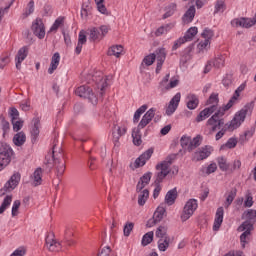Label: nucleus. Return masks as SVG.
Here are the masks:
<instances>
[{
    "label": "nucleus",
    "instance_id": "obj_1",
    "mask_svg": "<svg viewBox=\"0 0 256 256\" xmlns=\"http://www.w3.org/2000/svg\"><path fill=\"white\" fill-rule=\"evenodd\" d=\"M91 77L94 84L95 92L89 86H80L75 90V93L78 97H83L84 99H89L93 105L97 104L98 97H103V93H105V88L107 87V77L103 75V72L98 71L93 75H89Z\"/></svg>",
    "mask_w": 256,
    "mask_h": 256
},
{
    "label": "nucleus",
    "instance_id": "obj_2",
    "mask_svg": "<svg viewBox=\"0 0 256 256\" xmlns=\"http://www.w3.org/2000/svg\"><path fill=\"white\" fill-rule=\"evenodd\" d=\"M251 113L253 111V103L246 104L240 111L236 112L233 119L225 124V126L216 134L215 139L219 141L227 133V131H235V129H239L243 123H245V119H247V113Z\"/></svg>",
    "mask_w": 256,
    "mask_h": 256
},
{
    "label": "nucleus",
    "instance_id": "obj_3",
    "mask_svg": "<svg viewBox=\"0 0 256 256\" xmlns=\"http://www.w3.org/2000/svg\"><path fill=\"white\" fill-rule=\"evenodd\" d=\"M173 165V160L171 158H168L167 160H164L160 163H158L155 167L156 169V179H155V189L153 192V198L157 199L159 197V194L161 193V183H163V180L171 170H169V167Z\"/></svg>",
    "mask_w": 256,
    "mask_h": 256
},
{
    "label": "nucleus",
    "instance_id": "obj_4",
    "mask_svg": "<svg viewBox=\"0 0 256 256\" xmlns=\"http://www.w3.org/2000/svg\"><path fill=\"white\" fill-rule=\"evenodd\" d=\"M226 111H229V109H227V106L224 105L219 108L217 112H215V114L211 116V118L208 119V121L206 122V129H208L209 135H212V133H215V131H217L219 127L224 125L223 119H221V117L225 115Z\"/></svg>",
    "mask_w": 256,
    "mask_h": 256
},
{
    "label": "nucleus",
    "instance_id": "obj_5",
    "mask_svg": "<svg viewBox=\"0 0 256 256\" xmlns=\"http://www.w3.org/2000/svg\"><path fill=\"white\" fill-rule=\"evenodd\" d=\"M203 143V136L197 135L193 139L189 136H182L180 139L181 147L185 149V151H188V153H191L192 151H195L197 147H200V145Z\"/></svg>",
    "mask_w": 256,
    "mask_h": 256
},
{
    "label": "nucleus",
    "instance_id": "obj_6",
    "mask_svg": "<svg viewBox=\"0 0 256 256\" xmlns=\"http://www.w3.org/2000/svg\"><path fill=\"white\" fill-rule=\"evenodd\" d=\"M11 157H13V149L7 144L2 145L0 147V171L11 163Z\"/></svg>",
    "mask_w": 256,
    "mask_h": 256
},
{
    "label": "nucleus",
    "instance_id": "obj_7",
    "mask_svg": "<svg viewBox=\"0 0 256 256\" xmlns=\"http://www.w3.org/2000/svg\"><path fill=\"white\" fill-rule=\"evenodd\" d=\"M19 181H21V174L14 173L9 181L5 183L4 187L0 189V197L7 195V193H11V191L19 185Z\"/></svg>",
    "mask_w": 256,
    "mask_h": 256
},
{
    "label": "nucleus",
    "instance_id": "obj_8",
    "mask_svg": "<svg viewBox=\"0 0 256 256\" xmlns=\"http://www.w3.org/2000/svg\"><path fill=\"white\" fill-rule=\"evenodd\" d=\"M238 231L242 233L240 236V242L243 249H245V245L249 243L251 231H253V225L249 222H244L241 226L238 227Z\"/></svg>",
    "mask_w": 256,
    "mask_h": 256
},
{
    "label": "nucleus",
    "instance_id": "obj_9",
    "mask_svg": "<svg viewBox=\"0 0 256 256\" xmlns=\"http://www.w3.org/2000/svg\"><path fill=\"white\" fill-rule=\"evenodd\" d=\"M197 200L196 199H190L186 202L182 215H181V220L182 221H187L188 219H191L193 213L197 211Z\"/></svg>",
    "mask_w": 256,
    "mask_h": 256
},
{
    "label": "nucleus",
    "instance_id": "obj_10",
    "mask_svg": "<svg viewBox=\"0 0 256 256\" xmlns=\"http://www.w3.org/2000/svg\"><path fill=\"white\" fill-rule=\"evenodd\" d=\"M211 155V146L198 148L192 155V161H204Z\"/></svg>",
    "mask_w": 256,
    "mask_h": 256
},
{
    "label": "nucleus",
    "instance_id": "obj_11",
    "mask_svg": "<svg viewBox=\"0 0 256 256\" xmlns=\"http://www.w3.org/2000/svg\"><path fill=\"white\" fill-rule=\"evenodd\" d=\"M32 31L38 39L45 37V24L41 18H37L32 24Z\"/></svg>",
    "mask_w": 256,
    "mask_h": 256
},
{
    "label": "nucleus",
    "instance_id": "obj_12",
    "mask_svg": "<svg viewBox=\"0 0 256 256\" xmlns=\"http://www.w3.org/2000/svg\"><path fill=\"white\" fill-rule=\"evenodd\" d=\"M46 247L49 251L59 252L63 248V244H61L60 242H57V240H55V235L49 234L46 237Z\"/></svg>",
    "mask_w": 256,
    "mask_h": 256
},
{
    "label": "nucleus",
    "instance_id": "obj_13",
    "mask_svg": "<svg viewBox=\"0 0 256 256\" xmlns=\"http://www.w3.org/2000/svg\"><path fill=\"white\" fill-rule=\"evenodd\" d=\"M153 55H155L157 61L156 73H159L163 67V63H165V59H167V51L165 48H158Z\"/></svg>",
    "mask_w": 256,
    "mask_h": 256
},
{
    "label": "nucleus",
    "instance_id": "obj_14",
    "mask_svg": "<svg viewBox=\"0 0 256 256\" xmlns=\"http://www.w3.org/2000/svg\"><path fill=\"white\" fill-rule=\"evenodd\" d=\"M157 111V109L155 108H151L149 109L144 116L142 117L140 123L138 124V129H145V127H147L151 121H153L154 117H155V112Z\"/></svg>",
    "mask_w": 256,
    "mask_h": 256
},
{
    "label": "nucleus",
    "instance_id": "obj_15",
    "mask_svg": "<svg viewBox=\"0 0 256 256\" xmlns=\"http://www.w3.org/2000/svg\"><path fill=\"white\" fill-rule=\"evenodd\" d=\"M246 87H247V83L244 82L235 90L233 96L230 98L228 103L225 105L226 109H231V107H233V105H235V103H237V101H239V97H241V93H243V91H245Z\"/></svg>",
    "mask_w": 256,
    "mask_h": 256
},
{
    "label": "nucleus",
    "instance_id": "obj_16",
    "mask_svg": "<svg viewBox=\"0 0 256 256\" xmlns=\"http://www.w3.org/2000/svg\"><path fill=\"white\" fill-rule=\"evenodd\" d=\"M256 21H253L250 18H235L231 21L232 27H244L245 29H249V27H253Z\"/></svg>",
    "mask_w": 256,
    "mask_h": 256
},
{
    "label": "nucleus",
    "instance_id": "obj_17",
    "mask_svg": "<svg viewBox=\"0 0 256 256\" xmlns=\"http://www.w3.org/2000/svg\"><path fill=\"white\" fill-rule=\"evenodd\" d=\"M180 101H181V93L178 92L170 100L168 107L166 108V115H173L175 113V111H177Z\"/></svg>",
    "mask_w": 256,
    "mask_h": 256
},
{
    "label": "nucleus",
    "instance_id": "obj_18",
    "mask_svg": "<svg viewBox=\"0 0 256 256\" xmlns=\"http://www.w3.org/2000/svg\"><path fill=\"white\" fill-rule=\"evenodd\" d=\"M29 55V47L23 46L20 48L15 56L16 69L21 70V62L27 59Z\"/></svg>",
    "mask_w": 256,
    "mask_h": 256
},
{
    "label": "nucleus",
    "instance_id": "obj_19",
    "mask_svg": "<svg viewBox=\"0 0 256 256\" xmlns=\"http://www.w3.org/2000/svg\"><path fill=\"white\" fill-rule=\"evenodd\" d=\"M153 155V148H149L146 150L142 155L139 156V158L135 161V167H143L151 159Z\"/></svg>",
    "mask_w": 256,
    "mask_h": 256
},
{
    "label": "nucleus",
    "instance_id": "obj_20",
    "mask_svg": "<svg viewBox=\"0 0 256 256\" xmlns=\"http://www.w3.org/2000/svg\"><path fill=\"white\" fill-rule=\"evenodd\" d=\"M165 215V208L158 207L157 210L154 212L153 219H150L147 223V227H153L156 223H159Z\"/></svg>",
    "mask_w": 256,
    "mask_h": 256
},
{
    "label": "nucleus",
    "instance_id": "obj_21",
    "mask_svg": "<svg viewBox=\"0 0 256 256\" xmlns=\"http://www.w3.org/2000/svg\"><path fill=\"white\" fill-rule=\"evenodd\" d=\"M30 181L34 187H39L43 183V169L37 168L30 176Z\"/></svg>",
    "mask_w": 256,
    "mask_h": 256
},
{
    "label": "nucleus",
    "instance_id": "obj_22",
    "mask_svg": "<svg viewBox=\"0 0 256 256\" xmlns=\"http://www.w3.org/2000/svg\"><path fill=\"white\" fill-rule=\"evenodd\" d=\"M151 177H153V173L148 172L144 174L141 178L140 181L138 182L136 186V191H143L147 185H149V182L151 181Z\"/></svg>",
    "mask_w": 256,
    "mask_h": 256
},
{
    "label": "nucleus",
    "instance_id": "obj_23",
    "mask_svg": "<svg viewBox=\"0 0 256 256\" xmlns=\"http://www.w3.org/2000/svg\"><path fill=\"white\" fill-rule=\"evenodd\" d=\"M223 215H225V210H223V207H219L216 211V216L214 220V225H213L214 231H219V228L223 223Z\"/></svg>",
    "mask_w": 256,
    "mask_h": 256
},
{
    "label": "nucleus",
    "instance_id": "obj_24",
    "mask_svg": "<svg viewBox=\"0 0 256 256\" xmlns=\"http://www.w3.org/2000/svg\"><path fill=\"white\" fill-rule=\"evenodd\" d=\"M215 113V106H210L202 110L199 115L196 117L197 123H201V121H205V119L211 117Z\"/></svg>",
    "mask_w": 256,
    "mask_h": 256
},
{
    "label": "nucleus",
    "instance_id": "obj_25",
    "mask_svg": "<svg viewBox=\"0 0 256 256\" xmlns=\"http://www.w3.org/2000/svg\"><path fill=\"white\" fill-rule=\"evenodd\" d=\"M61 61V56L59 52L54 53L51 59L50 67L48 68L49 75H53L55 71H57V67H59V63Z\"/></svg>",
    "mask_w": 256,
    "mask_h": 256
},
{
    "label": "nucleus",
    "instance_id": "obj_26",
    "mask_svg": "<svg viewBox=\"0 0 256 256\" xmlns=\"http://www.w3.org/2000/svg\"><path fill=\"white\" fill-rule=\"evenodd\" d=\"M195 13V6H190L182 17V23H184V25H189V23L195 19Z\"/></svg>",
    "mask_w": 256,
    "mask_h": 256
},
{
    "label": "nucleus",
    "instance_id": "obj_27",
    "mask_svg": "<svg viewBox=\"0 0 256 256\" xmlns=\"http://www.w3.org/2000/svg\"><path fill=\"white\" fill-rule=\"evenodd\" d=\"M235 197H237V188H232L226 193V201L224 202L225 209H229V207H231V203L235 201Z\"/></svg>",
    "mask_w": 256,
    "mask_h": 256
},
{
    "label": "nucleus",
    "instance_id": "obj_28",
    "mask_svg": "<svg viewBox=\"0 0 256 256\" xmlns=\"http://www.w3.org/2000/svg\"><path fill=\"white\" fill-rule=\"evenodd\" d=\"M56 147L57 146L54 145L53 148H52V158L54 159V165H55L58 173L60 175H63V173H65V163H60L59 159L55 158V157H57V154H55L56 153V151H55Z\"/></svg>",
    "mask_w": 256,
    "mask_h": 256
},
{
    "label": "nucleus",
    "instance_id": "obj_29",
    "mask_svg": "<svg viewBox=\"0 0 256 256\" xmlns=\"http://www.w3.org/2000/svg\"><path fill=\"white\" fill-rule=\"evenodd\" d=\"M33 127L31 129V137H32V143H35L37 141V137H39V127L41 125V121L39 118L33 119Z\"/></svg>",
    "mask_w": 256,
    "mask_h": 256
},
{
    "label": "nucleus",
    "instance_id": "obj_30",
    "mask_svg": "<svg viewBox=\"0 0 256 256\" xmlns=\"http://www.w3.org/2000/svg\"><path fill=\"white\" fill-rule=\"evenodd\" d=\"M187 107L191 110L197 109L199 105V98L195 94H188L186 97Z\"/></svg>",
    "mask_w": 256,
    "mask_h": 256
},
{
    "label": "nucleus",
    "instance_id": "obj_31",
    "mask_svg": "<svg viewBox=\"0 0 256 256\" xmlns=\"http://www.w3.org/2000/svg\"><path fill=\"white\" fill-rule=\"evenodd\" d=\"M243 217H245L246 221L244 223H251L252 227L256 223V210L249 209L244 212Z\"/></svg>",
    "mask_w": 256,
    "mask_h": 256
},
{
    "label": "nucleus",
    "instance_id": "obj_32",
    "mask_svg": "<svg viewBox=\"0 0 256 256\" xmlns=\"http://www.w3.org/2000/svg\"><path fill=\"white\" fill-rule=\"evenodd\" d=\"M127 133V124H122L121 126L117 127V132H113V139L117 143L123 135Z\"/></svg>",
    "mask_w": 256,
    "mask_h": 256
},
{
    "label": "nucleus",
    "instance_id": "obj_33",
    "mask_svg": "<svg viewBox=\"0 0 256 256\" xmlns=\"http://www.w3.org/2000/svg\"><path fill=\"white\" fill-rule=\"evenodd\" d=\"M132 139L133 144L136 145V147H139L141 143H143V140L141 139V128H134L132 130Z\"/></svg>",
    "mask_w": 256,
    "mask_h": 256
},
{
    "label": "nucleus",
    "instance_id": "obj_34",
    "mask_svg": "<svg viewBox=\"0 0 256 256\" xmlns=\"http://www.w3.org/2000/svg\"><path fill=\"white\" fill-rule=\"evenodd\" d=\"M197 33H199L197 27H191L187 30L184 37H182V38L187 43L189 41H193V39L195 38V35H197Z\"/></svg>",
    "mask_w": 256,
    "mask_h": 256
},
{
    "label": "nucleus",
    "instance_id": "obj_35",
    "mask_svg": "<svg viewBox=\"0 0 256 256\" xmlns=\"http://www.w3.org/2000/svg\"><path fill=\"white\" fill-rule=\"evenodd\" d=\"M89 39L90 41H101L103 39V35H101L99 28L90 29Z\"/></svg>",
    "mask_w": 256,
    "mask_h": 256
},
{
    "label": "nucleus",
    "instance_id": "obj_36",
    "mask_svg": "<svg viewBox=\"0 0 256 256\" xmlns=\"http://www.w3.org/2000/svg\"><path fill=\"white\" fill-rule=\"evenodd\" d=\"M169 245H171V238L165 237L158 240V249L159 251H167L169 249Z\"/></svg>",
    "mask_w": 256,
    "mask_h": 256
},
{
    "label": "nucleus",
    "instance_id": "obj_37",
    "mask_svg": "<svg viewBox=\"0 0 256 256\" xmlns=\"http://www.w3.org/2000/svg\"><path fill=\"white\" fill-rule=\"evenodd\" d=\"M25 141H27V136H25L24 132L17 133L13 138V142L15 145H17V147H21V145H24Z\"/></svg>",
    "mask_w": 256,
    "mask_h": 256
},
{
    "label": "nucleus",
    "instance_id": "obj_38",
    "mask_svg": "<svg viewBox=\"0 0 256 256\" xmlns=\"http://www.w3.org/2000/svg\"><path fill=\"white\" fill-rule=\"evenodd\" d=\"M175 199H177V189H172L167 192L165 201L168 205H173L175 203Z\"/></svg>",
    "mask_w": 256,
    "mask_h": 256
},
{
    "label": "nucleus",
    "instance_id": "obj_39",
    "mask_svg": "<svg viewBox=\"0 0 256 256\" xmlns=\"http://www.w3.org/2000/svg\"><path fill=\"white\" fill-rule=\"evenodd\" d=\"M173 27H175V24L170 23L158 28L155 32L156 37H161V35H165V33H167L168 31H171Z\"/></svg>",
    "mask_w": 256,
    "mask_h": 256
},
{
    "label": "nucleus",
    "instance_id": "obj_40",
    "mask_svg": "<svg viewBox=\"0 0 256 256\" xmlns=\"http://www.w3.org/2000/svg\"><path fill=\"white\" fill-rule=\"evenodd\" d=\"M207 105L214 107V111H217V105H219V94L212 93L207 100Z\"/></svg>",
    "mask_w": 256,
    "mask_h": 256
},
{
    "label": "nucleus",
    "instance_id": "obj_41",
    "mask_svg": "<svg viewBox=\"0 0 256 256\" xmlns=\"http://www.w3.org/2000/svg\"><path fill=\"white\" fill-rule=\"evenodd\" d=\"M121 53H123V46L121 45L112 46L108 50V55L114 57H121Z\"/></svg>",
    "mask_w": 256,
    "mask_h": 256
},
{
    "label": "nucleus",
    "instance_id": "obj_42",
    "mask_svg": "<svg viewBox=\"0 0 256 256\" xmlns=\"http://www.w3.org/2000/svg\"><path fill=\"white\" fill-rule=\"evenodd\" d=\"M12 201H13V196H11V195H7L4 198V200L0 206V215H2V213H5L6 209L9 207V205H11Z\"/></svg>",
    "mask_w": 256,
    "mask_h": 256
},
{
    "label": "nucleus",
    "instance_id": "obj_43",
    "mask_svg": "<svg viewBox=\"0 0 256 256\" xmlns=\"http://www.w3.org/2000/svg\"><path fill=\"white\" fill-rule=\"evenodd\" d=\"M147 199H149V190L144 189L138 196V205H145V203H147Z\"/></svg>",
    "mask_w": 256,
    "mask_h": 256
},
{
    "label": "nucleus",
    "instance_id": "obj_44",
    "mask_svg": "<svg viewBox=\"0 0 256 256\" xmlns=\"http://www.w3.org/2000/svg\"><path fill=\"white\" fill-rule=\"evenodd\" d=\"M218 161V167L221 169V171H230L231 168H229V164L227 163V158L219 157L217 159Z\"/></svg>",
    "mask_w": 256,
    "mask_h": 256
},
{
    "label": "nucleus",
    "instance_id": "obj_45",
    "mask_svg": "<svg viewBox=\"0 0 256 256\" xmlns=\"http://www.w3.org/2000/svg\"><path fill=\"white\" fill-rule=\"evenodd\" d=\"M153 237H154L153 231H150V232L146 233L143 236L142 242H141L143 247H147V245L153 243Z\"/></svg>",
    "mask_w": 256,
    "mask_h": 256
},
{
    "label": "nucleus",
    "instance_id": "obj_46",
    "mask_svg": "<svg viewBox=\"0 0 256 256\" xmlns=\"http://www.w3.org/2000/svg\"><path fill=\"white\" fill-rule=\"evenodd\" d=\"M177 11V4L171 3L166 7V13L163 16V19H167L168 17H171Z\"/></svg>",
    "mask_w": 256,
    "mask_h": 256
},
{
    "label": "nucleus",
    "instance_id": "obj_47",
    "mask_svg": "<svg viewBox=\"0 0 256 256\" xmlns=\"http://www.w3.org/2000/svg\"><path fill=\"white\" fill-rule=\"evenodd\" d=\"M147 111V105H142L138 108L134 114V123H139V119H141V115Z\"/></svg>",
    "mask_w": 256,
    "mask_h": 256
},
{
    "label": "nucleus",
    "instance_id": "obj_48",
    "mask_svg": "<svg viewBox=\"0 0 256 256\" xmlns=\"http://www.w3.org/2000/svg\"><path fill=\"white\" fill-rule=\"evenodd\" d=\"M156 237L158 239H165V237H169L167 235V227L165 226H159L156 230Z\"/></svg>",
    "mask_w": 256,
    "mask_h": 256
},
{
    "label": "nucleus",
    "instance_id": "obj_49",
    "mask_svg": "<svg viewBox=\"0 0 256 256\" xmlns=\"http://www.w3.org/2000/svg\"><path fill=\"white\" fill-rule=\"evenodd\" d=\"M214 67H217V69H221V67H225V56L220 55L215 58L213 62Z\"/></svg>",
    "mask_w": 256,
    "mask_h": 256
},
{
    "label": "nucleus",
    "instance_id": "obj_50",
    "mask_svg": "<svg viewBox=\"0 0 256 256\" xmlns=\"http://www.w3.org/2000/svg\"><path fill=\"white\" fill-rule=\"evenodd\" d=\"M65 19L63 17H59L55 20L54 24L52 25V27L50 28V31L52 33H56L57 29L60 28L61 25H63Z\"/></svg>",
    "mask_w": 256,
    "mask_h": 256
},
{
    "label": "nucleus",
    "instance_id": "obj_51",
    "mask_svg": "<svg viewBox=\"0 0 256 256\" xmlns=\"http://www.w3.org/2000/svg\"><path fill=\"white\" fill-rule=\"evenodd\" d=\"M225 11V2L223 0H218L215 5L214 13H223Z\"/></svg>",
    "mask_w": 256,
    "mask_h": 256
},
{
    "label": "nucleus",
    "instance_id": "obj_52",
    "mask_svg": "<svg viewBox=\"0 0 256 256\" xmlns=\"http://www.w3.org/2000/svg\"><path fill=\"white\" fill-rule=\"evenodd\" d=\"M19 207H21V201L15 200L12 206V217L19 215Z\"/></svg>",
    "mask_w": 256,
    "mask_h": 256
},
{
    "label": "nucleus",
    "instance_id": "obj_53",
    "mask_svg": "<svg viewBox=\"0 0 256 256\" xmlns=\"http://www.w3.org/2000/svg\"><path fill=\"white\" fill-rule=\"evenodd\" d=\"M201 37H203L204 40L211 41L213 38V32L209 28H205L201 34Z\"/></svg>",
    "mask_w": 256,
    "mask_h": 256
},
{
    "label": "nucleus",
    "instance_id": "obj_54",
    "mask_svg": "<svg viewBox=\"0 0 256 256\" xmlns=\"http://www.w3.org/2000/svg\"><path fill=\"white\" fill-rule=\"evenodd\" d=\"M143 63H145V65H147V67H150V65H153V63H155V54H150L148 56H146L143 59Z\"/></svg>",
    "mask_w": 256,
    "mask_h": 256
},
{
    "label": "nucleus",
    "instance_id": "obj_55",
    "mask_svg": "<svg viewBox=\"0 0 256 256\" xmlns=\"http://www.w3.org/2000/svg\"><path fill=\"white\" fill-rule=\"evenodd\" d=\"M134 227H135V224L133 222L127 223L124 226V235H125V237H129V235H131V231H133Z\"/></svg>",
    "mask_w": 256,
    "mask_h": 256
},
{
    "label": "nucleus",
    "instance_id": "obj_56",
    "mask_svg": "<svg viewBox=\"0 0 256 256\" xmlns=\"http://www.w3.org/2000/svg\"><path fill=\"white\" fill-rule=\"evenodd\" d=\"M33 11H35V1L31 0L26 8V12L25 15L26 17H29V15H31V13H33Z\"/></svg>",
    "mask_w": 256,
    "mask_h": 256
},
{
    "label": "nucleus",
    "instance_id": "obj_57",
    "mask_svg": "<svg viewBox=\"0 0 256 256\" xmlns=\"http://www.w3.org/2000/svg\"><path fill=\"white\" fill-rule=\"evenodd\" d=\"M12 125H13V129L14 131H21V129L23 128V121L17 119V120H12Z\"/></svg>",
    "mask_w": 256,
    "mask_h": 256
},
{
    "label": "nucleus",
    "instance_id": "obj_58",
    "mask_svg": "<svg viewBox=\"0 0 256 256\" xmlns=\"http://www.w3.org/2000/svg\"><path fill=\"white\" fill-rule=\"evenodd\" d=\"M210 44H211V42L208 39H206L204 41H201L198 44L197 48H198L199 51H205V49H207Z\"/></svg>",
    "mask_w": 256,
    "mask_h": 256
},
{
    "label": "nucleus",
    "instance_id": "obj_59",
    "mask_svg": "<svg viewBox=\"0 0 256 256\" xmlns=\"http://www.w3.org/2000/svg\"><path fill=\"white\" fill-rule=\"evenodd\" d=\"M225 147H227V149H235V147H237V139L235 138H230L226 144Z\"/></svg>",
    "mask_w": 256,
    "mask_h": 256
},
{
    "label": "nucleus",
    "instance_id": "obj_60",
    "mask_svg": "<svg viewBox=\"0 0 256 256\" xmlns=\"http://www.w3.org/2000/svg\"><path fill=\"white\" fill-rule=\"evenodd\" d=\"M9 115L12 121H17V119H19V110H17V108H11Z\"/></svg>",
    "mask_w": 256,
    "mask_h": 256
},
{
    "label": "nucleus",
    "instance_id": "obj_61",
    "mask_svg": "<svg viewBox=\"0 0 256 256\" xmlns=\"http://www.w3.org/2000/svg\"><path fill=\"white\" fill-rule=\"evenodd\" d=\"M11 59L9 56H4L0 59V69H4L6 65H9Z\"/></svg>",
    "mask_w": 256,
    "mask_h": 256
},
{
    "label": "nucleus",
    "instance_id": "obj_62",
    "mask_svg": "<svg viewBox=\"0 0 256 256\" xmlns=\"http://www.w3.org/2000/svg\"><path fill=\"white\" fill-rule=\"evenodd\" d=\"M183 43H186L185 40L183 39V37L176 40L174 42V45L172 46V51H177V49H179L180 46L183 45Z\"/></svg>",
    "mask_w": 256,
    "mask_h": 256
},
{
    "label": "nucleus",
    "instance_id": "obj_63",
    "mask_svg": "<svg viewBox=\"0 0 256 256\" xmlns=\"http://www.w3.org/2000/svg\"><path fill=\"white\" fill-rule=\"evenodd\" d=\"M78 43L85 45L87 43V36L85 35V31H80L78 36Z\"/></svg>",
    "mask_w": 256,
    "mask_h": 256
},
{
    "label": "nucleus",
    "instance_id": "obj_64",
    "mask_svg": "<svg viewBox=\"0 0 256 256\" xmlns=\"http://www.w3.org/2000/svg\"><path fill=\"white\" fill-rule=\"evenodd\" d=\"M216 171H217V164L216 163H211L206 168V175H211V173H215Z\"/></svg>",
    "mask_w": 256,
    "mask_h": 256
}]
</instances>
